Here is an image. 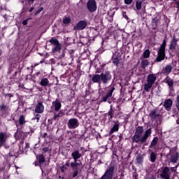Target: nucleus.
Returning <instances> with one entry per match:
<instances>
[{
	"label": "nucleus",
	"instance_id": "f257e3e1",
	"mask_svg": "<svg viewBox=\"0 0 179 179\" xmlns=\"http://www.w3.org/2000/svg\"><path fill=\"white\" fill-rule=\"evenodd\" d=\"M142 134H143V127L138 126L136 129L135 134L131 138V141L133 142H135L136 143H140L141 145H148L146 142L148 141V138L150 137V135H152V129L150 128L148 130L145 131V134L142 136Z\"/></svg>",
	"mask_w": 179,
	"mask_h": 179
},
{
	"label": "nucleus",
	"instance_id": "f03ea898",
	"mask_svg": "<svg viewBox=\"0 0 179 179\" xmlns=\"http://www.w3.org/2000/svg\"><path fill=\"white\" fill-rule=\"evenodd\" d=\"M113 78V76H111V73L110 71H105L101 73V74H95L92 78V82L93 83H98L99 87L101 86V83L103 85H107Z\"/></svg>",
	"mask_w": 179,
	"mask_h": 179
},
{
	"label": "nucleus",
	"instance_id": "7ed1b4c3",
	"mask_svg": "<svg viewBox=\"0 0 179 179\" xmlns=\"http://www.w3.org/2000/svg\"><path fill=\"white\" fill-rule=\"evenodd\" d=\"M82 156H83V154L79 152V150H76L71 153V157L74 160V162H71V167L73 170V178H75V177H77L79 174V167L80 164L78 162V159H80Z\"/></svg>",
	"mask_w": 179,
	"mask_h": 179
},
{
	"label": "nucleus",
	"instance_id": "20e7f679",
	"mask_svg": "<svg viewBox=\"0 0 179 179\" xmlns=\"http://www.w3.org/2000/svg\"><path fill=\"white\" fill-rule=\"evenodd\" d=\"M157 79V74L151 73L148 76L146 83L144 85V90H145V92H150V89H152V86L155 85Z\"/></svg>",
	"mask_w": 179,
	"mask_h": 179
},
{
	"label": "nucleus",
	"instance_id": "39448f33",
	"mask_svg": "<svg viewBox=\"0 0 179 179\" xmlns=\"http://www.w3.org/2000/svg\"><path fill=\"white\" fill-rule=\"evenodd\" d=\"M166 57V39L163 41L162 44L157 51V57L156 58L157 62H162L164 61V57Z\"/></svg>",
	"mask_w": 179,
	"mask_h": 179
},
{
	"label": "nucleus",
	"instance_id": "423d86ee",
	"mask_svg": "<svg viewBox=\"0 0 179 179\" xmlns=\"http://www.w3.org/2000/svg\"><path fill=\"white\" fill-rule=\"evenodd\" d=\"M164 83H166L169 86V96L174 97L176 96V93L174 92V81L169 77H166L164 80Z\"/></svg>",
	"mask_w": 179,
	"mask_h": 179
},
{
	"label": "nucleus",
	"instance_id": "0eeeda50",
	"mask_svg": "<svg viewBox=\"0 0 179 179\" xmlns=\"http://www.w3.org/2000/svg\"><path fill=\"white\" fill-rule=\"evenodd\" d=\"M114 166H109L105 173L103 174V176H101V178L100 179H113V177L114 176Z\"/></svg>",
	"mask_w": 179,
	"mask_h": 179
},
{
	"label": "nucleus",
	"instance_id": "6e6552de",
	"mask_svg": "<svg viewBox=\"0 0 179 179\" xmlns=\"http://www.w3.org/2000/svg\"><path fill=\"white\" fill-rule=\"evenodd\" d=\"M87 8L91 13L96 12L97 10V4L96 3V0H89L87 3Z\"/></svg>",
	"mask_w": 179,
	"mask_h": 179
},
{
	"label": "nucleus",
	"instance_id": "1a4fd4ad",
	"mask_svg": "<svg viewBox=\"0 0 179 179\" xmlns=\"http://www.w3.org/2000/svg\"><path fill=\"white\" fill-rule=\"evenodd\" d=\"M67 126L69 129H75V128H78V127H79V121L76 118H71L69 120Z\"/></svg>",
	"mask_w": 179,
	"mask_h": 179
},
{
	"label": "nucleus",
	"instance_id": "9d476101",
	"mask_svg": "<svg viewBox=\"0 0 179 179\" xmlns=\"http://www.w3.org/2000/svg\"><path fill=\"white\" fill-rule=\"evenodd\" d=\"M170 176H171L170 168L165 166L162 171L161 177L165 179H170Z\"/></svg>",
	"mask_w": 179,
	"mask_h": 179
},
{
	"label": "nucleus",
	"instance_id": "9b49d317",
	"mask_svg": "<svg viewBox=\"0 0 179 179\" xmlns=\"http://www.w3.org/2000/svg\"><path fill=\"white\" fill-rule=\"evenodd\" d=\"M87 27V22L82 20L78 22V24L74 27V30H85Z\"/></svg>",
	"mask_w": 179,
	"mask_h": 179
},
{
	"label": "nucleus",
	"instance_id": "f8f14e48",
	"mask_svg": "<svg viewBox=\"0 0 179 179\" xmlns=\"http://www.w3.org/2000/svg\"><path fill=\"white\" fill-rule=\"evenodd\" d=\"M62 104L61 102L58 100L53 101L51 106V110L52 113L59 111L61 110Z\"/></svg>",
	"mask_w": 179,
	"mask_h": 179
},
{
	"label": "nucleus",
	"instance_id": "ddd939ff",
	"mask_svg": "<svg viewBox=\"0 0 179 179\" xmlns=\"http://www.w3.org/2000/svg\"><path fill=\"white\" fill-rule=\"evenodd\" d=\"M164 107L166 111H170L171 107H173V100L170 99H166L164 102Z\"/></svg>",
	"mask_w": 179,
	"mask_h": 179
},
{
	"label": "nucleus",
	"instance_id": "4468645a",
	"mask_svg": "<svg viewBox=\"0 0 179 179\" xmlns=\"http://www.w3.org/2000/svg\"><path fill=\"white\" fill-rule=\"evenodd\" d=\"M24 124H26V120H24V117L23 116V115H21L19 117V120H15V125L17 128H19V127H23Z\"/></svg>",
	"mask_w": 179,
	"mask_h": 179
},
{
	"label": "nucleus",
	"instance_id": "2eb2a0df",
	"mask_svg": "<svg viewBox=\"0 0 179 179\" xmlns=\"http://www.w3.org/2000/svg\"><path fill=\"white\" fill-rule=\"evenodd\" d=\"M35 113H37V114H41L44 113V105H43L42 103L39 102L37 103L35 108Z\"/></svg>",
	"mask_w": 179,
	"mask_h": 179
},
{
	"label": "nucleus",
	"instance_id": "dca6fc26",
	"mask_svg": "<svg viewBox=\"0 0 179 179\" xmlns=\"http://www.w3.org/2000/svg\"><path fill=\"white\" fill-rule=\"evenodd\" d=\"M114 90H115V88L113 87L107 93V94L102 98V101H107L113 96V93H114Z\"/></svg>",
	"mask_w": 179,
	"mask_h": 179
},
{
	"label": "nucleus",
	"instance_id": "f3484780",
	"mask_svg": "<svg viewBox=\"0 0 179 179\" xmlns=\"http://www.w3.org/2000/svg\"><path fill=\"white\" fill-rule=\"evenodd\" d=\"M173 71V66L170 64L166 65L164 68L162 69V73L164 75H169Z\"/></svg>",
	"mask_w": 179,
	"mask_h": 179
},
{
	"label": "nucleus",
	"instance_id": "a211bd4d",
	"mask_svg": "<svg viewBox=\"0 0 179 179\" xmlns=\"http://www.w3.org/2000/svg\"><path fill=\"white\" fill-rule=\"evenodd\" d=\"M6 138H8L6 133L0 132V147L3 145V143H5L6 141Z\"/></svg>",
	"mask_w": 179,
	"mask_h": 179
},
{
	"label": "nucleus",
	"instance_id": "6ab92c4d",
	"mask_svg": "<svg viewBox=\"0 0 179 179\" xmlns=\"http://www.w3.org/2000/svg\"><path fill=\"white\" fill-rule=\"evenodd\" d=\"M169 48L171 51H176V48H177V39L176 38L171 40Z\"/></svg>",
	"mask_w": 179,
	"mask_h": 179
},
{
	"label": "nucleus",
	"instance_id": "aec40b11",
	"mask_svg": "<svg viewBox=\"0 0 179 179\" xmlns=\"http://www.w3.org/2000/svg\"><path fill=\"white\" fill-rule=\"evenodd\" d=\"M54 115H53V120L55 121H58V118H61V117H64V112L59 111L58 113L57 112H53Z\"/></svg>",
	"mask_w": 179,
	"mask_h": 179
},
{
	"label": "nucleus",
	"instance_id": "412c9836",
	"mask_svg": "<svg viewBox=\"0 0 179 179\" xmlns=\"http://www.w3.org/2000/svg\"><path fill=\"white\" fill-rule=\"evenodd\" d=\"M159 115H160L157 113V110L156 109L151 110L150 113V117L153 120H155V118H157Z\"/></svg>",
	"mask_w": 179,
	"mask_h": 179
},
{
	"label": "nucleus",
	"instance_id": "4be33fe9",
	"mask_svg": "<svg viewBox=\"0 0 179 179\" xmlns=\"http://www.w3.org/2000/svg\"><path fill=\"white\" fill-rule=\"evenodd\" d=\"M156 159H157V153L151 152L150 155V161L151 163H155V162H156Z\"/></svg>",
	"mask_w": 179,
	"mask_h": 179
},
{
	"label": "nucleus",
	"instance_id": "5701e85b",
	"mask_svg": "<svg viewBox=\"0 0 179 179\" xmlns=\"http://www.w3.org/2000/svg\"><path fill=\"white\" fill-rule=\"evenodd\" d=\"M118 129H120V124H115L113 127L111 128L109 134H114V132L118 131Z\"/></svg>",
	"mask_w": 179,
	"mask_h": 179
},
{
	"label": "nucleus",
	"instance_id": "b1692460",
	"mask_svg": "<svg viewBox=\"0 0 179 179\" xmlns=\"http://www.w3.org/2000/svg\"><path fill=\"white\" fill-rule=\"evenodd\" d=\"M48 83H50L48 78H44L41 80L39 85H41V86L45 87V86H48Z\"/></svg>",
	"mask_w": 179,
	"mask_h": 179
},
{
	"label": "nucleus",
	"instance_id": "393cba45",
	"mask_svg": "<svg viewBox=\"0 0 179 179\" xmlns=\"http://www.w3.org/2000/svg\"><path fill=\"white\" fill-rule=\"evenodd\" d=\"M178 158H179L178 153H176L175 155H171V163H177V162H178Z\"/></svg>",
	"mask_w": 179,
	"mask_h": 179
},
{
	"label": "nucleus",
	"instance_id": "a878e982",
	"mask_svg": "<svg viewBox=\"0 0 179 179\" xmlns=\"http://www.w3.org/2000/svg\"><path fill=\"white\" fill-rule=\"evenodd\" d=\"M159 141V138L157 137H155L152 141H151V143L150 145V148H155L156 145H157V142Z\"/></svg>",
	"mask_w": 179,
	"mask_h": 179
},
{
	"label": "nucleus",
	"instance_id": "bb28decb",
	"mask_svg": "<svg viewBox=\"0 0 179 179\" xmlns=\"http://www.w3.org/2000/svg\"><path fill=\"white\" fill-rule=\"evenodd\" d=\"M142 3H143V1L141 0L136 1V8L137 10H141V9L142 8Z\"/></svg>",
	"mask_w": 179,
	"mask_h": 179
},
{
	"label": "nucleus",
	"instance_id": "cd10ccee",
	"mask_svg": "<svg viewBox=\"0 0 179 179\" xmlns=\"http://www.w3.org/2000/svg\"><path fill=\"white\" fill-rule=\"evenodd\" d=\"M136 160L137 164H143V157L141 155L137 156Z\"/></svg>",
	"mask_w": 179,
	"mask_h": 179
},
{
	"label": "nucleus",
	"instance_id": "c85d7f7f",
	"mask_svg": "<svg viewBox=\"0 0 179 179\" xmlns=\"http://www.w3.org/2000/svg\"><path fill=\"white\" fill-rule=\"evenodd\" d=\"M38 159L39 164H43V163H44V162H45V157H44L43 155H39L38 157Z\"/></svg>",
	"mask_w": 179,
	"mask_h": 179
},
{
	"label": "nucleus",
	"instance_id": "c756f323",
	"mask_svg": "<svg viewBox=\"0 0 179 179\" xmlns=\"http://www.w3.org/2000/svg\"><path fill=\"white\" fill-rule=\"evenodd\" d=\"M50 43H51L52 44H53V45H57L58 44H59V41H57V38H52L50 40Z\"/></svg>",
	"mask_w": 179,
	"mask_h": 179
},
{
	"label": "nucleus",
	"instance_id": "7c9ffc66",
	"mask_svg": "<svg viewBox=\"0 0 179 179\" xmlns=\"http://www.w3.org/2000/svg\"><path fill=\"white\" fill-rule=\"evenodd\" d=\"M61 50V44H57L56 45H55V48L52 50L53 52H57L58 51Z\"/></svg>",
	"mask_w": 179,
	"mask_h": 179
},
{
	"label": "nucleus",
	"instance_id": "2f4dec72",
	"mask_svg": "<svg viewBox=\"0 0 179 179\" xmlns=\"http://www.w3.org/2000/svg\"><path fill=\"white\" fill-rule=\"evenodd\" d=\"M113 61V64H114V65H115L116 66H118V64L120 63V59H118V57H113L112 59Z\"/></svg>",
	"mask_w": 179,
	"mask_h": 179
},
{
	"label": "nucleus",
	"instance_id": "473e14b6",
	"mask_svg": "<svg viewBox=\"0 0 179 179\" xmlns=\"http://www.w3.org/2000/svg\"><path fill=\"white\" fill-rule=\"evenodd\" d=\"M63 23H64V24H69V23H71V18L68 17H65L63 19Z\"/></svg>",
	"mask_w": 179,
	"mask_h": 179
},
{
	"label": "nucleus",
	"instance_id": "72a5a7b5",
	"mask_svg": "<svg viewBox=\"0 0 179 179\" xmlns=\"http://www.w3.org/2000/svg\"><path fill=\"white\" fill-rule=\"evenodd\" d=\"M143 58H149L150 55V51H149V50H146L143 54Z\"/></svg>",
	"mask_w": 179,
	"mask_h": 179
},
{
	"label": "nucleus",
	"instance_id": "f704fd0d",
	"mask_svg": "<svg viewBox=\"0 0 179 179\" xmlns=\"http://www.w3.org/2000/svg\"><path fill=\"white\" fill-rule=\"evenodd\" d=\"M179 166V164H178L176 166L174 167H171L169 168V170L171 171V173H176V171H177V167H178Z\"/></svg>",
	"mask_w": 179,
	"mask_h": 179
},
{
	"label": "nucleus",
	"instance_id": "c9c22d12",
	"mask_svg": "<svg viewBox=\"0 0 179 179\" xmlns=\"http://www.w3.org/2000/svg\"><path fill=\"white\" fill-rule=\"evenodd\" d=\"M142 68H146L148 65H149V62L148 60H143L141 62Z\"/></svg>",
	"mask_w": 179,
	"mask_h": 179
},
{
	"label": "nucleus",
	"instance_id": "e433bc0d",
	"mask_svg": "<svg viewBox=\"0 0 179 179\" xmlns=\"http://www.w3.org/2000/svg\"><path fill=\"white\" fill-rule=\"evenodd\" d=\"M157 22H159L158 20H157L156 19H152V27L154 29H156V27H157Z\"/></svg>",
	"mask_w": 179,
	"mask_h": 179
},
{
	"label": "nucleus",
	"instance_id": "4c0bfd02",
	"mask_svg": "<svg viewBox=\"0 0 179 179\" xmlns=\"http://www.w3.org/2000/svg\"><path fill=\"white\" fill-rule=\"evenodd\" d=\"M40 118H41V115L36 114L34 117H33V120H36V122H38L40 121Z\"/></svg>",
	"mask_w": 179,
	"mask_h": 179
},
{
	"label": "nucleus",
	"instance_id": "58836bf2",
	"mask_svg": "<svg viewBox=\"0 0 179 179\" xmlns=\"http://www.w3.org/2000/svg\"><path fill=\"white\" fill-rule=\"evenodd\" d=\"M133 1L134 0H124V3H126V5H131Z\"/></svg>",
	"mask_w": 179,
	"mask_h": 179
},
{
	"label": "nucleus",
	"instance_id": "ea45409f",
	"mask_svg": "<svg viewBox=\"0 0 179 179\" xmlns=\"http://www.w3.org/2000/svg\"><path fill=\"white\" fill-rule=\"evenodd\" d=\"M44 8L41 7L38 10L36 11L35 15H38L42 10H43Z\"/></svg>",
	"mask_w": 179,
	"mask_h": 179
},
{
	"label": "nucleus",
	"instance_id": "a19ab883",
	"mask_svg": "<svg viewBox=\"0 0 179 179\" xmlns=\"http://www.w3.org/2000/svg\"><path fill=\"white\" fill-rule=\"evenodd\" d=\"M6 108H8V107H6V106H5V105L0 106V110H6Z\"/></svg>",
	"mask_w": 179,
	"mask_h": 179
},
{
	"label": "nucleus",
	"instance_id": "79ce46f5",
	"mask_svg": "<svg viewBox=\"0 0 179 179\" xmlns=\"http://www.w3.org/2000/svg\"><path fill=\"white\" fill-rule=\"evenodd\" d=\"M28 20H29V19H27V20H23L22 24H23L24 26H26V25L27 24V21H28Z\"/></svg>",
	"mask_w": 179,
	"mask_h": 179
},
{
	"label": "nucleus",
	"instance_id": "37998d69",
	"mask_svg": "<svg viewBox=\"0 0 179 179\" xmlns=\"http://www.w3.org/2000/svg\"><path fill=\"white\" fill-rule=\"evenodd\" d=\"M108 115L110 117V118H113L114 114L112 112H109Z\"/></svg>",
	"mask_w": 179,
	"mask_h": 179
},
{
	"label": "nucleus",
	"instance_id": "c03bdc74",
	"mask_svg": "<svg viewBox=\"0 0 179 179\" xmlns=\"http://www.w3.org/2000/svg\"><path fill=\"white\" fill-rule=\"evenodd\" d=\"M32 10H34V7H31V8L29 10V12H31Z\"/></svg>",
	"mask_w": 179,
	"mask_h": 179
},
{
	"label": "nucleus",
	"instance_id": "a18cd8bd",
	"mask_svg": "<svg viewBox=\"0 0 179 179\" xmlns=\"http://www.w3.org/2000/svg\"><path fill=\"white\" fill-rule=\"evenodd\" d=\"M148 178L149 179H154L155 178H153V176H147Z\"/></svg>",
	"mask_w": 179,
	"mask_h": 179
},
{
	"label": "nucleus",
	"instance_id": "49530a36",
	"mask_svg": "<svg viewBox=\"0 0 179 179\" xmlns=\"http://www.w3.org/2000/svg\"><path fill=\"white\" fill-rule=\"evenodd\" d=\"M48 150V148H43V152H47Z\"/></svg>",
	"mask_w": 179,
	"mask_h": 179
},
{
	"label": "nucleus",
	"instance_id": "de8ad7c7",
	"mask_svg": "<svg viewBox=\"0 0 179 179\" xmlns=\"http://www.w3.org/2000/svg\"><path fill=\"white\" fill-rule=\"evenodd\" d=\"M66 166H67V167H69V161L66 162Z\"/></svg>",
	"mask_w": 179,
	"mask_h": 179
},
{
	"label": "nucleus",
	"instance_id": "09e8293b",
	"mask_svg": "<svg viewBox=\"0 0 179 179\" xmlns=\"http://www.w3.org/2000/svg\"><path fill=\"white\" fill-rule=\"evenodd\" d=\"M176 5H177L178 8H179V1H176Z\"/></svg>",
	"mask_w": 179,
	"mask_h": 179
},
{
	"label": "nucleus",
	"instance_id": "8fccbe9b",
	"mask_svg": "<svg viewBox=\"0 0 179 179\" xmlns=\"http://www.w3.org/2000/svg\"><path fill=\"white\" fill-rule=\"evenodd\" d=\"M29 2H32V3H33V2H34V0H29Z\"/></svg>",
	"mask_w": 179,
	"mask_h": 179
},
{
	"label": "nucleus",
	"instance_id": "3c124183",
	"mask_svg": "<svg viewBox=\"0 0 179 179\" xmlns=\"http://www.w3.org/2000/svg\"><path fill=\"white\" fill-rule=\"evenodd\" d=\"M35 166H38V164H37V162H35Z\"/></svg>",
	"mask_w": 179,
	"mask_h": 179
},
{
	"label": "nucleus",
	"instance_id": "603ef678",
	"mask_svg": "<svg viewBox=\"0 0 179 179\" xmlns=\"http://www.w3.org/2000/svg\"><path fill=\"white\" fill-rule=\"evenodd\" d=\"M8 167H10V164H8Z\"/></svg>",
	"mask_w": 179,
	"mask_h": 179
},
{
	"label": "nucleus",
	"instance_id": "864d4df0",
	"mask_svg": "<svg viewBox=\"0 0 179 179\" xmlns=\"http://www.w3.org/2000/svg\"><path fill=\"white\" fill-rule=\"evenodd\" d=\"M15 137H16V134H15V136H14Z\"/></svg>",
	"mask_w": 179,
	"mask_h": 179
},
{
	"label": "nucleus",
	"instance_id": "5fc2aeb1",
	"mask_svg": "<svg viewBox=\"0 0 179 179\" xmlns=\"http://www.w3.org/2000/svg\"><path fill=\"white\" fill-rule=\"evenodd\" d=\"M0 40H1V36H0Z\"/></svg>",
	"mask_w": 179,
	"mask_h": 179
}]
</instances>
